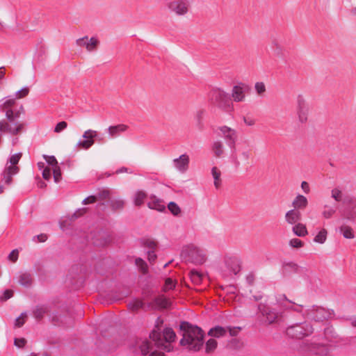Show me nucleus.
<instances>
[{"mask_svg":"<svg viewBox=\"0 0 356 356\" xmlns=\"http://www.w3.org/2000/svg\"><path fill=\"white\" fill-rule=\"evenodd\" d=\"M338 334L332 326L324 329L323 336H314L300 345L299 352L305 356H332L330 343L337 341Z\"/></svg>","mask_w":356,"mask_h":356,"instance_id":"obj_1","label":"nucleus"},{"mask_svg":"<svg viewBox=\"0 0 356 356\" xmlns=\"http://www.w3.org/2000/svg\"><path fill=\"white\" fill-rule=\"evenodd\" d=\"M159 339L152 341L145 339L139 345L143 355L165 356L164 352H170L172 349L171 343L175 340L176 334L170 327H166L161 332Z\"/></svg>","mask_w":356,"mask_h":356,"instance_id":"obj_2","label":"nucleus"},{"mask_svg":"<svg viewBox=\"0 0 356 356\" xmlns=\"http://www.w3.org/2000/svg\"><path fill=\"white\" fill-rule=\"evenodd\" d=\"M179 327L182 332L180 345L190 350H200L204 344L203 330L200 327L186 321L181 322Z\"/></svg>","mask_w":356,"mask_h":356,"instance_id":"obj_3","label":"nucleus"},{"mask_svg":"<svg viewBox=\"0 0 356 356\" xmlns=\"http://www.w3.org/2000/svg\"><path fill=\"white\" fill-rule=\"evenodd\" d=\"M181 256L186 262L195 265H201L207 260L205 251L193 244L183 247Z\"/></svg>","mask_w":356,"mask_h":356,"instance_id":"obj_4","label":"nucleus"},{"mask_svg":"<svg viewBox=\"0 0 356 356\" xmlns=\"http://www.w3.org/2000/svg\"><path fill=\"white\" fill-rule=\"evenodd\" d=\"M22 156V153L19 152L11 155L1 173V182L7 186H10L13 183V176L17 175L19 172V168L17 164Z\"/></svg>","mask_w":356,"mask_h":356,"instance_id":"obj_5","label":"nucleus"},{"mask_svg":"<svg viewBox=\"0 0 356 356\" xmlns=\"http://www.w3.org/2000/svg\"><path fill=\"white\" fill-rule=\"evenodd\" d=\"M16 105V98L12 96L7 97L4 102L0 105L1 111L5 112V115L8 120L18 119L21 114L24 113V106L21 104L19 109L14 110L13 108Z\"/></svg>","mask_w":356,"mask_h":356,"instance_id":"obj_6","label":"nucleus"},{"mask_svg":"<svg viewBox=\"0 0 356 356\" xmlns=\"http://www.w3.org/2000/svg\"><path fill=\"white\" fill-rule=\"evenodd\" d=\"M286 332L291 338L302 339L312 334L314 332V328L309 323L305 321L289 326Z\"/></svg>","mask_w":356,"mask_h":356,"instance_id":"obj_7","label":"nucleus"},{"mask_svg":"<svg viewBox=\"0 0 356 356\" xmlns=\"http://www.w3.org/2000/svg\"><path fill=\"white\" fill-rule=\"evenodd\" d=\"M257 308L264 322L268 325L276 323L280 316V313L268 304L260 303Z\"/></svg>","mask_w":356,"mask_h":356,"instance_id":"obj_8","label":"nucleus"},{"mask_svg":"<svg viewBox=\"0 0 356 356\" xmlns=\"http://www.w3.org/2000/svg\"><path fill=\"white\" fill-rule=\"evenodd\" d=\"M303 315L311 320L316 322H322L330 318L331 313L323 307L313 305L307 309Z\"/></svg>","mask_w":356,"mask_h":356,"instance_id":"obj_9","label":"nucleus"},{"mask_svg":"<svg viewBox=\"0 0 356 356\" xmlns=\"http://www.w3.org/2000/svg\"><path fill=\"white\" fill-rule=\"evenodd\" d=\"M24 128V124L13 120L11 121L6 120H0V133L8 134L13 136L19 134Z\"/></svg>","mask_w":356,"mask_h":356,"instance_id":"obj_10","label":"nucleus"},{"mask_svg":"<svg viewBox=\"0 0 356 356\" xmlns=\"http://www.w3.org/2000/svg\"><path fill=\"white\" fill-rule=\"evenodd\" d=\"M210 99L213 104L220 108L228 106L230 102L229 94L220 88H216L211 90Z\"/></svg>","mask_w":356,"mask_h":356,"instance_id":"obj_11","label":"nucleus"},{"mask_svg":"<svg viewBox=\"0 0 356 356\" xmlns=\"http://www.w3.org/2000/svg\"><path fill=\"white\" fill-rule=\"evenodd\" d=\"M296 111L299 122L305 124L308 120L309 107L302 95L297 97Z\"/></svg>","mask_w":356,"mask_h":356,"instance_id":"obj_12","label":"nucleus"},{"mask_svg":"<svg viewBox=\"0 0 356 356\" xmlns=\"http://www.w3.org/2000/svg\"><path fill=\"white\" fill-rule=\"evenodd\" d=\"M190 4L187 0H172L168 3L169 10L178 16H183L188 13Z\"/></svg>","mask_w":356,"mask_h":356,"instance_id":"obj_13","label":"nucleus"},{"mask_svg":"<svg viewBox=\"0 0 356 356\" xmlns=\"http://www.w3.org/2000/svg\"><path fill=\"white\" fill-rule=\"evenodd\" d=\"M220 132V136L222 137L227 145L231 148H235L236 142L237 140V132L235 129H232L227 126H222L218 127Z\"/></svg>","mask_w":356,"mask_h":356,"instance_id":"obj_14","label":"nucleus"},{"mask_svg":"<svg viewBox=\"0 0 356 356\" xmlns=\"http://www.w3.org/2000/svg\"><path fill=\"white\" fill-rule=\"evenodd\" d=\"M251 88L249 85L240 82L234 86L232 90V97L236 102L245 101V95L250 92Z\"/></svg>","mask_w":356,"mask_h":356,"instance_id":"obj_15","label":"nucleus"},{"mask_svg":"<svg viewBox=\"0 0 356 356\" xmlns=\"http://www.w3.org/2000/svg\"><path fill=\"white\" fill-rule=\"evenodd\" d=\"M344 209L342 216L348 219L353 220L356 218V200L351 196H346L344 197Z\"/></svg>","mask_w":356,"mask_h":356,"instance_id":"obj_16","label":"nucleus"},{"mask_svg":"<svg viewBox=\"0 0 356 356\" xmlns=\"http://www.w3.org/2000/svg\"><path fill=\"white\" fill-rule=\"evenodd\" d=\"M170 300L167 298L164 295H159L154 298L153 300L147 304L148 309L159 310L167 309L170 306Z\"/></svg>","mask_w":356,"mask_h":356,"instance_id":"obj_17","label":"nucleus"},{"mask_svg":"<svg viewBox=\"0 0 356 356\" xmlns=\"http://www.w3.org/2000/svg\"><path fill=\"white\" fill-rule=\"evenodd\" d=\"M97 136V132L95 130H86L83 134V138L84 140H79L76 146L80 149H88L95 143L94 138Z\"/></svg>","mask_w":356,"mask_h":356,"instance_id":"obj_18","label":"nucleus"},{"mask_svg":"<svg viewBox=\"0 0 356 356\" xmlns=\"http://www.w3.org/2000/svg\"><path fill=\"white\" fill-rule=\"evenodd\" d=\"M99 43V40L95 37H92L89 39L88 36H84L76 40L77 46L85 47L89 52L96 50Z\"/></svg>","mask_w":356,"mask_h":356,"instance_id":"obj_19","label":"nucleus"},{"mask_svg":"<svg viewBox=\"0 0 356 356\" xmlns=\"http://www.w3.org/2000/svg\"><path fill=\"white\" fill-rule=\"evenodd\" d=\"M277 302L285 309L293 310L298 313L302 312L303 306L302 305H297L294 302L287 299L284 294L280 296Z\"/></svg>","mask_w":356,"mask_h":356,"instance_id":"obj_20","label":"nucleus"},{"mask_svg":"<svg viewBox=\"0 0 356 356\" xmlns=\"http://www.w3.org/2000/svg\"><path fill=\"white\" fill-rule=\"evenodd\" d=\"M175 167L181 172H186L188 168L189 156L186 154H181L173 160Z\"/></svg>","mask_w":356,"mask_h":356,"instance_id":"obj_21","label":"nucleus"},{"mask_svg":"<svg viewBox=\"0 0 356 356\" xmlns=\"http://www.w3.org/2000/svg\"><path fill=\"white\" fill-rule=\"evenodd\" d=\"M285 220L290 225H296L301 220V213L297 209H291L285 214Z\"/></svg>","mask_w":356,"mask_h":356,"instance_id":"obj_22","label":"nucleus"},{"mask_svg":"<svg viewBox=\"0 0 356 356\" xmlns=\"http://www.w3.org/2000/svg\"><path fill=\"white\" fill-rule=\"evenodd\" d=\"M227 268L233 275H237L241 271L240 261L236 257L228 258L225 260Z\"/></svg>","mask_w":356,"mask_h":356,"instance_id":"obj_23","label":"nucleus"},{"mask_svg":"<svg viewBox=\"0 0 356 356\" xmlns=\"http://www.w3.org/2000/svg\"><path fill=\"white\" fill-rule=\"evenodd\" d=\"M163 320L161 317H157L155 321V325L153 330L149 334L150 341L152 339H159L161 337V332L162 331V325Z\"/></svg>","mask_w":356,"mask_h":356,"instance_id":"obj_24","label":"nucleus"},{"mask_svg":"<svg viewBox=\"0 0 356 356\" xmlns=\"http://www.w3.org/2000/svg\"><path fill=\"white\" fill-rule=\"evenodd\" d=\"M127 129V125L120 124L115 126H110L108 129V132L111 137L115 138L120 136L122 133L126 131Z\"/></svg>","mask_w":356,"mask_h":356,"instance_id":"obj_25","label":"nucleus"},{"mask_svg":"<svg viewBox=\"0 0 356 356\" xmlns=\"http://www.w3.org/2000/svg\"><path fill=\"white\" fill-rule=\"evenodd\" d=\"M49 310L47 305H37L33 310V315L37 321H40L44 318L45 314H47L49 312Z\"/></svg>","mask_w":356,"mask_h":356,"instance_id":"obj_26","label":"nucleus"},{"mask_svg":"<svg viewBox=\"0 0 356 356\" xmlns=\"http://www.w3.org/2000/svg\"><path fill=\"white\" fill-rule=\"evenodd\" d=\"M147 207L151 209H154L160 212L165 210V206L163 202L160 199L156 198L155 197H152L151 200L147 203Z\"/></svg>","mask_w":356,"mask_h":356,"instance_id":"obj_27","label":"nucleus"},{"mask_svg":"<svg viewBox=\"0 0 356 356\" xmlns=\"http://www.w3.org/2000/svg\"><path fill=\"white\" fill-rule=\"evenodd\" d=\"M295 209H304L308 204L307 197L302 195H298L292 202Z\"/></svg>","mask_w":356,"mask_h":356,"instance_id":"obj_28","label":"nucleus"},{"mask_svg":"<svg viewBox=\"0 0 356 356\" xmlns=\"http://www.w3.org/2000/svg\"><path fill=\"white\" fill-rule=\"evenodd\" d=\"M227 329L224 327L217 325L211 328L208 332V334L212 337L220 338L226 335Z\"/></svg>","mask_w":356,"mask_h":356,"instance_id":"obj_29","label":"nucleus"},{"mask_svg":"<svg viewBox=\"0 0 356 356\" xmlns=\"http://www.w3.org/2000/svg\"><path fill=\"white\" fill-rule=\"evenodd\" d=\"M128 308L132 312H137L140 309H143L145 311L149 310L144 302L139 299H134L128 304Z\"/></svg>","mask_w":356,"mask_h":356,"instance_id":"obj_30","label":"nucleus"},{"mask_svg":"<svg viewBox=\"0 0 356 356\" xmlns=\"http://www.w3.org/2000/svg\"><path fill=\"white\" fill-rule=\"evenodd\" d=\"M212 151L216 157H222L224 154V145L220 140H216L212 144Z\"/></svg>","mask_w":356,"mask_h":356,"instance_id":"obj_31","label":"nucleus"},{"mask_svg":"<svg viewBox=\"0 0 356 356\" xmlns=\"http://www.w3.org/2000/svg\"><path fill=\"white\" fill-rule=\"evenodd\" d=\"M32 276L29 273H22L19 276V283L25 287H29L32 284Z\"/></svg>","mask_w":356,"mask_h":356,"instance_id":"obj_32","label":"nucleus"},{"mask_svg":"<svg viewBox=\"0 0 356 356\" xmlns=\"http://www.w3.org/2000/svg\"><path fill=\"white\" fill-rule=\"evenodd\" d=\"M292 230L294 234L300 237H304L308 234L306 226L302 223H297L293 227Z\"/></svg>","mask_w":356,"mask_h":356,"instance_id":"obj_33","label":"nucleus"},{"mask_svg":"<svg viewBox=\"0 0 356 356\" xmlns=\"http://www.w3.org/2000/svg\"><path fill=\"white\" fill-rule=\"evenodd\" d=\"M211 174L214 179V186L218 189L221 186V172L217 167H213L211 169Z\"/></svg>","mask_w":356,"mask_h":356,"instance_id":"obj_34","label":"nucleus"},{"mask_svg":"<svg viewBox=\"0 0 356 356\" xmlns=\"http://www.w3.org/2000/svg\"><path fill=\"white\" fill-rule=\"evenodd\" d=\"M189 276L191 282L195 285L200 284L203 279V275L195 270H191Z\"/></svg>","mask_w":356,"mask_h":356,"instance_id":"obj_35","label":"nucleus"},{"mask_svg":"<svg viewBox=\"0 0 356 356\" xmlns=\"http://www.w3.org/2000/svg\"><path fill=\"white\" fill-rule=\"evenodd\" d=\"M336 213L335 207L330 206L329 204H325L323 206V211H322V216L326 219H329Z\"/></svg>","mask_w":356,"mask_h":356,"instance_id":"obj_36","label":"nucleus"},{"mask_svg":"<svg viewBox=\"0 0 356 356\" xmlns=\"http://www.w3.org/2000/svg\"><path fill=\"white\" fill-rule=\"evenodd\" d=\"M342 191L339 188H334L331 191V197L337 202H342L344 204V197Z\"/></svg>","mask_w":356,"mask_h":356,"instance_id":"obj_37","label":"nucleus"},{"mask_svg":"<svg viewBox=\"0 0 356 356\" xmlns=\"http://www.w3.org/2000/svg\"><path fill=\"white\" fill-rule=\"evenodd\" d=\"M147 195L144 191H138L134 195V202L136 206H140L143 204Z\"/></svg>","mask_w":356,"mask_h":356,"instance_id":"obj_38","label":"nucleus"},{"mask_svg":"<svg viewBox=\"0 0 356 356\" xmlns=\"http://www.w3.org/2000/svg\"><path fill=\"white\" fill-rule=\"evenodd\" d=\"M327 232L325 229H322L314 237V241L320 244H323L327 239Z\"/></svg>","mask_w":356,"mask_h":356,"instance_id":"obj_39","label":"nucleus"},{"mask_svg":"<svg viewBox=\"0 0 356 356\" xmlns=\"http://www.w3.org/2000/svg\"><path fill=\"white\" fill-rule=\"evenodd\" d=\"M340 232L343 234V237L346 238H354V234L353 229L347 225H342L340 227Z\"/></svg>","mask_w":356,"mask_h":356,"instance_id":"obj_40","label":"nucleus"},{"mask_svg":"<svg viewBox=\"0 0 356 356\" xmlns=\"http://www.w3.org/2000/svg\"><path fill=\"white\" fill-rule=\"evenodd\" d=\"M218 343L216 339H210L206 342L205 351L207 353H211L216 348Z\"/></svg>","mask_w":356,"mask_h":356,"instance_id":"obj_41","label":"nucleus"},{"mask_svg":"<svg viewBox=\"0 0 356 356\" xmlns=\"http://www.w3.org/2000/svg\"><path fill=\"white\" fill-rule=\"evenodd\" d=\"M135 264L143 274H146L147 273L148 267L146 262L143 259L141 258H136L135 260Z\"/></svg>","mask_w":356,"mask_h":356,"instance_id":"obj_42","label":"nucleus"},{"mask_svg":"<svg viewBox=\"0 0 356 356\" xmlns=\"http://www.w3.org/2000/svg\"><path fill=\"white\" fill-rule=\"evenodd\" d=\"M110 205L113 210H120L123 209L124 202L121 199L113 200L110 202Z\"/></svg>","mask_w":356,"mask_h":356,"instance_id":"obj_43","label":"nucleus"},{"mask_svg":"<svg viewBox=\"0 0 356 356\" xmlns=\"http://www.w3.org/2000/svg\"><path fill=\"white\" fill-rule=\"evenodd\" d=\"M176 286V282L170 277L166 278L165 284L163 286V291L166 292L168 291L173 289Z\"/></svg>","mask_w":356,"mask_h":356,"instance_id":"obj_44","label":"nucleus"},{"mask_svg":"<svg viewBox=\"0 0 356 356\" xmlns=\"http://www.w3.org/2000/svg\"><path fill=\"white\" fill-rule=\"evenodd\" d=\"M168 208L174 216H178L181 213L179 207L174 202H170Z\"/></svg>","mask_w":356,"mask_h":356,"instance_id":"obj_45","label":"nucleus"},{"mask_svg":"<svg viewBox=\"0 0 356 356\" xmlns=\"http://www.w3.org/2000/svg\"><path fill=\"white\" fill-rule=\"evenodd\" d=\"M254 89L257 95L259 96H262L266 90V86L264 82H257L254 84Z\"/></svg>","mask_w":356,"mask_h":356,"instance_id":"obj_46","label":"nucleus"},{"mask_svg":"<svg viewBox=\"0 0 356 356\" xmlns=\"http://www.w3.org/2000/svg\"><path fill=\"white\" fill-rule=\"evenodd\" d=\"M27 317L26 312H23L21 315L15 319V326L21 327L25 323V319Z\"/></svg>","mask_w":356,"mask_h":356,"instance_id":"obj_47","label":"nucleus"},{"mask_svg":"<svg viewBox=\"0 0 356 356\" xmlns=\"http://www.w3.org/2000/svg\"><path fill=\"white\" fill-rule=\"evenodd\" d=\"M29 93V88L28 87H24L22 88L21 90L16 92L15 96L16 99H21L26 97Z\"/></svg>","mask_w":356,"mask_h":356,"instance_id":"obj_48","label":"nucleus"},{"mask_svg":"<svg viewBox=\"0 0 356 356\" xmlns=\"http://www.w3.org/2000/svg\"><path fill=\"white\" fill-rule=\"evenodd\" d=\"M54 179L56 183H58L61 179V171L59 166H56L53 170Z\"/></svg>","mask_w":356,"mask_h":356,"instance_id":"obj_49","label":"nucleus"},{"mask_svg":"<svg viewBox=\"0 0 356 356\" xmlns=\"http://www.w3.org/2000/svg\"><path fill=\"white\" fill-rule=\"evenodd\" d=\"M202 115H203L202 111H198L196 115L197 126L200 130H203V129H204V124L202 122Z\"/></svg>","mask_w":356,"mask_h":356,"instance_id":"obj_50","label":"nucleus"},{"mask_svg":"<svg viewBox=\"0 0 356 356\" xmlns=\"http://www.w3.org/2000/svg\"><path fill=\"white\" fill-rule=\"evenodd\" d=\"M289 245L293 248H302L304 245V243L298 238H292L289 241Z\"/></svg>","mask_w":356,"mask_h":356,"instance_id":"obj_51","label":"nucleus"},{"mask_svg":"<svg viewBox=\"0 0 356 356\" xmlns=\"http://www.w3.org/2000/svg\"><path fill=\"white\" fill-rule=\"evenodd\" d=\"M44 158L45 159L47 163L50 165H52L53 167H56V166H58V162H57V160L56 159V157L54 156H47V155H44Z\"/></svg>","mask_w":356,"mask_h":356,"instance_id":"obj_52","label":"nucleus"},{"mask_svg":"<svg viewBox=\"0 0 356 356\" xmlns=\"http://www.w3.org/2000/svg\"><path fill=\"white\" fill-rule=\"evenodd\" d=\"M227 329V332H229V335L232 337H236L238 334L239 332L241 330V327H230L227 326L226 327Z\"/></svg>","mask_w":356,"mask_h":356,"instance_id":"obj_53","label":"nucleus"},{"mask_svg":"<svg viewBox=\"0 0 356 356\" xmlns=\"http://www.w3.org/2000/svg\"><path fill=\"white\" fill-rule=\"evenodd\" d=\"M67 123L65 121H61L56 125V127L54 128V132L60 133L62 131H63L64 129H65L67 128Z\"/></svg>","mask_w":356,"mask_h":356,"instance_id":"obj_54","label":"nucleus"},{"mask_svg":"<svg viewBox=\"0 0 356 356\" xmlns=\"http://www.w3.org/2000/svg\"><path fill=\"white\" fill-rule=\"evenodd\" d=\"M250 149H244L241 151L240 153V158L245 162H248L250 158Z\"/></svg>","mask_w":356,"mask_h":356,"instance_id":"obj_55","label":"nucleus"},{"mask_svg":"<svg viewBox=\"0 0 356 356\" xmlns=\"http://www.w3.org/2000/svg\"><path fill=\"white\" fill-rule=\"evenodd\" d=\"M143 245L149 248V250H154L156 248V243L154 241L147 239L144 241Z\"/></svg>","mask_w":356,"mask_h":356,"instance_id":"obj_56","label":"nucleus"},{"mask_svg":"<svg viewBox=\"0 0 356 356\" xmlns=\"http://www.w3.org/2000/svg\"><path fill=\"white\" fill-rule=\"evenodd\" d=\"M110 191L108 190H102L98 193L97 200H106L109 197Z\"/></svg>","mask_w":356,"mask_h":356,"instance_id":"obj_57","label":"nucleus"},{"mask_svg":"<svg viewBox=\"0 0 356 356\" xmlns=\"http://www.w3.org/2000/svg\"><path fill=\"white\" fill-rule=\"evenodd\" d=\"M13 296V291L10 289H6L4 291L3 296L1 297V300L6 301L10 299Z\"/></svg>","mask_w":356,"mask_h":356,"instance_id":"obj_58","label":"nucleus"},{"mask_svg":"<svg viewBox=\"0 0 356 356\" xmlns=\"http://www.w3.org/2000/svg\"><path fill=\"white\" fill-rule=\"evenodd\" d=\"M97 201V196H95V195H90L86 198H85L83 202H82V204H92V203H94L95 202Z\"/></svg>","mask_w":356,"mask_h":356,"instance_id":"obj_59","label":"nucleus"},{"mask_svg":"<svg viewBox=\"0 0 356 356\" xmlns=\"http://www.w3.org/2000/svg\"><path fill=\"white\" fill-rule=\"evenodd\" d=\"M156 257H157L154 252V250H148L147 251V259L151 264L155 261Z\"/></svg>","mask_w":356,"mask_h":356,"instance_id":"obj_60","label":"nucleus"},{"mask_svg":"<svg viewBox=\"0 0 356 356\" xmlns=\"http://www.w3.org/2000/svg\"><path fill=\"white\" fill-rule=\"evenodd\" d=\"M51 176V170L49 168H45L42 171V177L45 180H49Z\"/></svg>","mask_w":356,"mask_h":356,"instance_id":"obj_61","label":"nucleus"},{"mask_svg":"<svg viewBox=\"0 0 356 356\" xmlns=\"http://www.w3.org/2000/svg\"><path fill=\"white\" fill-rule=\"evenodd\" d=\"M18 250H13L8 255V259L13 262H15L18 259Z\"/></svg>","mask_w":356,"mask_h":356,"instance_id":"obj_62","label":"nucleus"},{"mask_svg":"<svg viewBox=\"0 0 356 356\" xmlns=\"http://www.w3.org/2000/svg\"><path fill=\"white\" fill-rule=\"evenodd\" d=\"M246 282L249 285H252L254 282L255 276L253 273H250L245 277Z\"/></svg>","mask_w":356,"mask_h":356,"instance_id":"obj_63","label":"nucleus"},{"mask_svg":"<svg viewBox=\"0 0 356 356\" xmlns=\"http://www.w3.org/2000/svg\"><path fill=\"white\" fill-rule=\"evenodd\" d=\"M26 342V341L25 339L20 338V339H15L14 343L16 346H17L19 348H22L25 345Z\"/></svg>","mask_w":356,"mask_h":356,"instance_id":"obj_64","label":"nucleus"}]
</instances>
